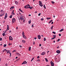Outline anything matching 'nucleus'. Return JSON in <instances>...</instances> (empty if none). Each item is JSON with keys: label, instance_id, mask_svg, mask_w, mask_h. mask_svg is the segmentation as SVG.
Wrapping results in <instances>:
<instances>
[{"label": "nucleus", "instance_id": "54", "mask_svg": "<svg viewBox=\"0 0 66 66\" xmlns=\"http://www.w3.org/2000/svg\"><path fill=\"white\" fill-rule=\"evenodd\" d=\"M49 52H50V51H48L47 52L48 53H49Z\"/></svg>", "mask_w": 66, "mask_h": 66}, {"label": "nucleus", "instance_id": "6", "mask_svg": "<svg viewBox=\"0 0 66 66\" xmlns=\"http://www.w3.org/2000/svg\"><path fill=\"white\" fill-rule=\"evenodd\" d=\"M56 52L57 53H61V51L60 50H58L56 51Z\"/></svg>", "mask_w": 66, "mask_h": 66}, {"label": "nucleus", "instance_id": "45", "mask_svg": "<svg viewBox=\"0 0 66 66\" xmlns=\"http://www.w3.org/2000/svg\"><path fill=\"white\" fill-rule=\"evenodd\" d=\"M41 14V13H39V14H38V16H40V15Z\"/></svg>", "mask_w": 66, "mask_h": 66}, {"label": "nucleus", "instance_id": "19", "mask_svg": "<svg viewBox=\"0 0 66 66\" xmlns=\"http://www.w3.org/2000/svg\"><path fill=\"white\" fill-rule=\"evenodd\" d=\"M43 7H44V8H45V9H46V6H45V5H44Z\"/></svg>", "mask_w": 66, "mask_h": 66}, {"label": "nucleus", "instance_id": "10", "mask_svg": "<svg viewBox=\"0 0 66 66\" xmlns=\"http://www.w3.org/2000/svg\"><path fill=\"white\" fill-rule=\"evenodd\" d=\"M38 39H40V38H41V37H40V35H39L38 36Z\"/></svg>", "mask_w": 66, "mask_h": 66}, {"label": "nucleus", "instance_id": "61", "mask_svg": "<svg viewBox=\"0 0 66 66\" xmlns=\"http://www.w3.org/2000/svg\"><path fill=\"white\" fill-rule=\"evenodd\" d=\"M7 13H6V14H5V15H6V16H7Z\"/></svg>", "mask_w": 66, "mask_h": 66}, {"label": "nucleus", "instance_id": "42", "mask_svg": "<svg viewBox=\"0 0 66 66\" xmlns=\"http://www.w3.org/2000/svg\"><path fill=\"white\" fill-rule=\"evenodd\" d=\"M41 20H42V21H43V20H44V19L42 18L41 19Z\"/></svg>", "mask_w": 66, "mask_h": 66}, {"label": "nucleus", "instance_id": "47", "mask_svg": "<svg viewBox=\"0 0 66 66\" xmlns=\"http://www.w3.org/2000/svg\"><path fill=\"white\" fill-rule=\"evenodd\" d=\"M19 47L20 48H22V46H21V45H19Z\"/></svg>", "mask_w": 66, "mask_h": 66}, {"label": "nucleus", "instance_id": "5", "mask_svg": "<svg viewBox=\"0 0 66 66\" xmlns=\"http://www.w3.org/2000/svg\"><path fill=\"white\" fill-rule=\"evenodd\" d=\"M29 6H28V5H26V6H25L24 7V8L25 9H29Z\"/></svg>", "mask_w": 66, "mask_h": 66}, {"label": "nucleus", "instance_id": "57", "mask_svg": "<svg viewBox=\"0 0 66 66\" xmlns=\"http://www.w3.org/2000/svg\"><path fill=\"white\" fill-rule=\"evenodd\" d=\"M37 38H34V39H35V40Z\"/></svg>", "mask_w": 66, "mask_h": 66}, {"label": "nucleus", "instance_id": "58", "mask_svg": "<svg viewBox=\"0 0 66 66\" xmlns=\"http://www.w3.org/2000/svg\"><path fill=\"white\" fill-rule=\"evenodd\" d=\"M39 46H42V45H41V44H40Z\"/></svg>", "mask_w": 66, "mask_h": 66}, {"label": "nucleus", "instance_id": "39", "mask_svg": "<svg viewBox=\"0 0 66 66\" xmlns=\"http://www.w3.org/2000/svg\"><path fill=\"white\" fill-rule=\"evenodd\" d=\"M33 60H34V58H32V60H31V62H32V61Z\"/></svg>", "mask_w": 66, "mask_h": 66}, {"label": "nucleus", "instance_id": "12", "mask_svg": "<svg viewBox=\"0 0 66 66\" xmlns=\"http://www.w3.org/2000/svg\"><path fill=\"white\" fill-rule=\"evenodd\" d=\"M7 15H5V17L4 18V19H6V18H7Z\"/></svg>", "mask_w": 66, "mask_h": 66}, {"label": "nucleus", "instance_id": "46", "mask_svg": "<svg viewBox=\"0 0 66 66\" xmlns=\"http://www.w3.org/2000/svg\"><path fill=\"white\" fill-rule=\"evenodd\" d=\"M32 28H33L34 27V26H33V24H32L31 26Z\"/></svg>", "mask_w": 66, "mask_h": 66}, {"label": "nucleus", "instance_id": "41", "mask_svg": "<svg viewBox=\"0 0 66 66\" xmlns=\"http://www.w3.org/2000/svg\"><path fill=\"white\" fill-rule=\"evenodd\" d=\"M37 61H38L39 62H40V60L39 59H38L37 60Z\"/></svg>", "mask_w": 66, "mask_h": 66}, {"label": "nucleus", "instance_id": "1", "mask_svg": "<svg viewBox=\"0 0 66 66\" xmlns=\"http://www.w3.org/2000/svg\"><path fill=\"white\" fill-rule=\"evenodd\" d=\"M39 5L40 6H41V7H42V6H43V5L42 4V2H41V1H39Z\"/></svg>", "mask_w": 66, "mask_h": 66}, {"label": "nucleus", "instance_id": "48", "mask_svg": "<svg viewBox=\"0 0 66 66\" xmlns=\"http://www.w3.org/2000/svg\"><path fill=\"white\" fill-rule=\"evenodd\" d=\"M59 36H61V34H59Z\"/></svg>", "mask_w": 66, "mask_h": 66}, {"label": "nucleus", "instance_id": "15", "mask_svg": "<svg viewBox=\"0 0 66 66\" xmlns=\"http://www.w3.org/2000/svg\"><path fill=\"white\" fill-rule=\"evenodd\" d=\"M16 54L18 55V56H20V55L19 53H16Z\"/></svg>", "mask_w": 66, "mask_h": 66}, {"label": "nucleus", "instance_id": "24", "mask_svg": "<svg viewBox=\"0 0 66 66\" xmlns=\"http://www.w3.org/2000/svg\"><path fill=\"white\" fill-rule=\"evenodd\" d=\"M45 60H46V62H48V60L47 59H46V58H45Z\"/></svg>", "mask_w": 66, "mask_h": 66}, {"label": "nucleus", "instance_id": "27", "mask_svg": "<svg viewBox=\"0 0 66 66\" xmlns=\"http://www.w3.org/2000/svg\"><path fill=\"white\" fill-rule=\"evenodd\" d=\"M47 19V20H49V19H51V18H46Z\"/></svg>", "mask_w": 66, "mask_h": 66}, {"label": "nucleus", "instance_id": "53", "mask_svg": "<svg viewBox=\"0 0 66 66\" xmlns=\"http://www.w3.org/2000/svg\"><path fill=\"white\" fill-rule=\"evenodd\" d=\"M13 51H14V52H16V50H13Z\"/></svg>", "mask_w": 66, "mask_h": 66}, {"label": "nucleus", "instance_id": "3", "mask_svg": "<svg viewBox=\"0 0 66 66\" xmlns=\"http://www.w3.org/2000/svg\"><path fill=\"white\" fill-rule=\"evenodd\" d=\"M51 64L52 66H54V63L52 62V61H51Z\"/></svg>", "mask_w": 66, "mask_h": 66}, {"label": "nucleus", "instance_id": "33", "mask_svg": "<svg viewBox=\"0 0 66 66\" xmlns=\"http://www.w3.org/2000/svg\"><path fill=\"white\" fill-rule=\"evenodd\" d=\"M3 15H4V13H3V14L2 15V14L0 15V17H1V16H3Z\"/></svg>", "mask_w": 66, "mask_h": 66}, {"label": "nucleus", "instance_id": "43", "mask_svg": "<svg viewBox=\"0 0 66 66\" xmlns=\"http://www.w3.org/2000/svg\"><path fill=\"white\" fill-rule=\"evenodd\" d=\"M33 45H35V42L33 41Z\"/></svg>", "mask_w": 66, "mask_h": 66}, {"label": "nucleus", "instance_id": "4", "mask_svg": "<svg viewBox=\"0 0 66 66\" xmlns=\"http://www.w3.org/2000/svg\"><path fill=\"white\" fill-rule=\"evenodd\" d=\"M21 16L20 17V19H21V20H22V19H24V18H23V16H22V15H21Z\"/></svg>", "mask_w": 66, "mask_h": 66}, {"label": "nucleus", "instance_id": "55", "mask_svg": "<svg viewBox=\"0 0 66 66\" xmlns=\"http://www.w3.org/2000/svg\"><path fill=\"white\" fill-rule=\"evenodd\" d=\"M7 28H9V25H7Z\"/></svg>", "mask_w": 66, "mask_h": 66}, {"label": "nucleus", "instance_id": "7", "mask_svg": "<svg viewBox=\"0 0 66 66\" xmlns=\"http://www.w3.org/2000/svg\"><path fill=\"white\" fill-rule=\"evenodd\" d=\"M27 62L26 61H25L23 62V63L22 64H27Z\"/></svg>", "mask_w": 66, "mask_h": 66}, {"label": "nucleus", "instance_id": "11", "mask_svg": "<svg viewBox=\"0 0 66 66\" xmlns=\"http://www.w3.org/2000/svg\"><path fill=\"white\" fill-rule=\"evenodd\" d=\"M22 42L23 43H26V41H25L24 40H22Z\"/></svg>", "mask_w": 66, "mask_h": 66}, {"label": "nucleus", "instance_id": "35", "mask_svg": "<svg viewBox=\"0 0 66 66\" xmlns=\"http://www.w3.org/2000/svg\"><path fill=\"white\" fill-rule=\"evenodd\" d=\"M12 45V43H9V46H10V45Z\"/></svg>", "mask_w": 66, "mask_h": 66}, {"label": "nucleus", "instance_id": "62", "mask_svg": "<svg viewBox=\"0 0 66 66\" xmlns=\"http://www.w3.org/2000/svg\"><path fill=\"white\" fill-rule=\"evenodd\" d=\"M5 65L6 66H7V64H5Z\"/></svg>", "mask_w": 66, "mask_h": 66}, {"label": "nucleus", "instance_id": "30", "mask_svg": "<svg viewBox=\"0 0 66 66\" xmlns=\"http://www.w3.org/2000/svg\"><path fill=\"white\" fill-rule=\"evenodd\" d=\"M44 41H46V38H44Z\"/></svg>", "mask_w": 66, "mask_h": 66}, {"label": "nucleus", "instance_id": "63", "mask_svg": "<svg viewBox=\"0 0 66 66\" xmlns=\"http://www.w3.org/2000/svg\"><path fill=\"white\" fill-rule=\"evenodd\" d=\"M48 23H51L50 21V22H48Z\"/></svg>", "mask_w": 66, "mask_h": 66}, {"label": "nucleus", "instance_id": "56", "mask_svg": "<svg viewBox=\"0 0 66 66\" xmlns=\"http://www.w3.org/2000/svg\"><path fill=\"white\" fill-rule=\"evenodd\" d=\"M4 51H6V49H5L4 50Z\"/></svg>", "mask_w": 66, "mask_h": 66}, {"label": "nucleus", "instance_id": "8", "mask_svg": "<svg viewBox=\"0 0 66 66\" xmlns=\"http://www.w3.org/2000/svg\"><path fill=\"white\" fill-rule=\"evenodd\" d=\"M6 51L7 52L6 53H10V52H11L10 50H6Z\"/></svg>", "mask_w": 66, "mask_h": 66}, {"label": "nucleus", "instance_id": "2", "mask_svg": "<svg viewBox=\"0 0 66 66\" xmlns=\"http://www.w3.org/2000/svg\"><path fill=\"white\" fill-rule=\"evenodd\" d=\"M16 21V19L14 18H13L12 19V23H14Z\"/></svg>", "mask_w": 66, "mask_h": 66}, {"label": "nucleus", "instance_id": "34", "mask_svg": "<svg viewBox=\"0 0 66 66\" xmlns=\"http://www.w3.org/2000/svg\"><path fill=\"white\" fill-rule=\"evenodd\" d=\"M2 35H3V36H4V35H5V33H3V34H2Z\"/></svg>", "mask_w": 66, "mask_h": 66}, {"label": "nucleus", "instance_id": "9", "mask_svg": "<svg viewBox=\"0 0 66 66\" xmlns=\"http://www.w3.org/2000/svg\"><path fill=\"white\" fill-rule=\"evenodd\" d=\"M9 39L10 40H12L13 39V38H12V37H11V36H10L9 37Z\"/></svg>", "mask_w": 66, "mask_h": 66}, {"label": "nucleus", "instance_id": "17", "mask_svg": "<svg viewBox=\"0 0 66 66\" xmlns=\"http://www.w3.org/2000/svg\"><path fill=\"white\" fill-rule=\"evenodd\" d=\"M19 11H21V12H22V13H23V11H22V10H21V9H19Z\"/></svg>", "mask_w": 66, "mask_h": 66}, {"label": "nucleus", "instance_id": "64", "mask_svg": "<svg viewBox=\"0 0 66 66\" xmlns=\"http://www.w3.org/2000/svg\"><path fill=\"white\" fill-rule=\"evenodd\" d=\"M31 16V15L30 14H29V16Z\"/></svg>", "mask_w": 66, "mask_h": 66}, {"label": "nucleus", "instance_id": "36", "mask_svg": "<svg viewBox=\"0 0 66 66\" xmlns=\"http://www.w3.org/2000/svg\"><path fill=\"white\" fill-rule=\"evenodd\" d=\"M53 33L54 34H55L56 33H55V32H54V31H53Z\"/></svg>", "mask_w": 66, "mask_h": 66}, {"label": "nucleus", "instance_id": "52", "mask_svg": "<svg viewBox=\"0 0 66 66\" xmlns=\"http://www.w3.org/2000/svg\"><path fill=\"white\" fill-rule=\"evenodd\" d=\"M12 13L13 14V15H15V13H14V12H12Z\"/></svg>", "mask_w": 66, "mask_h": 66}, {"label": "nucleus", "instance_id": "49", "mask_svg": "<svg viewBox=\"0 0 66 66\" xmlns=\"http://www.w3.org/2000/svg\"><path fill=\"white\" fill-rule=\"evenodd\" d=\"M3 11V10H1L0 11V12H2V11Z\"/></svg>", "mask_w": 66, "mask_h": 66}, {"label": "nucleus", "instance_id": "16", "mask_svg": "<svg viewBox=\"0 0 66 66\" xmlns=\"http://www.w3.org/2000/svg\"><path fill=\"white\" fill-rule=\"evenodd\" d=\"M23 36V38H27V37H26V36H25V35H24Z\"/></svg>", "mask_w": 66, "mask_h": 66}, {"label": "nucleus", "instance_id": "20", "mask_svg": "<svg viewBox=\"0 0 66 66\" xmlns=\"http://www.w3.org/2000/svg\"><path fill=\"white\" fill-rule=\"evenodd\" d=\"M63 31V29H62L61 30L59 31V32H62Z\"/></svg>", "mask_w": 66, "mask_h": 66}, {"label": "nucleus", "instance_id": "18", "mask_svg": "<svg viewBox=\"0 0 66 66\" xmlns=\"http://www.w3.org/2000/svg\"><path fill=\"white\" fill-rule=\"evenodd\" d=\"M24 32L22 31V36H24Z\"/></svg>", "mask_w": 66, "mask_h": 66}, {"label": "nucleus", "instance_id": "23", "mask_svg": "<svg viewBox=\"0 0 66 66\" xmlns=\"http://www.w3.org/2000/svg\"><path fill=\"white\" fill-rule=\"evenodd\" d=\"M15 4H18V2L17 1H15Z\"/></svg>", "mask_w": 66, "mask_h": 66}, {"label": "nucleus", "instance_id": "32", "mask_svg": "<svg viewBox=\"0 0 66 66\" xmlns=\"http://www.w3.org/2000/svg\"><path fill=\"white\" fill-rule=\"evenodd\" d=\"M9 54H10V57H11V55H12V54H11V53L10 52L9 53Z\"/></svg>", "mask_w": 66, "mask_h": 66}, {"label": "nucleus", "instance_id": "25", "mask_svg": "<svg viewBox=\"0 0 66 66\" xmlns=\"http://www.w3.org/2000/svg\"><path fill=\"white\" fill-rule=\"evenodd\" d=\"M29 9H30V10H31L32 9V8H33V7H29Z\"/></svg>", "mask_w": 66, "mask_h": 66}, {"label": "nucleus", "instance_id": "40", "mask_svg": "<svg viewBox=\"0 0 66 66\" xmlns=\"http://www.w3.org/2000/svg\"><path fill=\"white\" fill-rule=\"evenodd\" d=\"M60 40V39H58V40H57V42H59Z\"/></svg>", "mask_w": 66, "mask_h": 66}, {"label": "nucleus", "instance_id": "37", "mask_svg": "<svg viewBox=\"0 0 66 66\" xmlns=\"http://www.w3.org/2000/svg\"><path fill=\"white\" fill-rule=\"evenodd\" d=\"M10 18H12V15H11L10 16Z\"/></svg>", "mask_w": 66, "mask_h": 66}, {"label": "nucleus", "instance_id": "28", "mask_svg": "<svg viewBox=\"0 0 66 66\" xmlns=\"http://www.w3.org/2000/svg\"><path fill=\"white\" fill-rule=\"evenodd\" d=\"M53 36L55 38V37H56V35H53Z\"/></svg>", "mask_w": 66, "mask_h": 66}, {"label": "nucleus", "instance_id": "60", "mask_svg": "<svg viewBox=\"0 0 66 66\" xmlns=\"http://www.w3.org/2000/svg\"><path fill=\"white\" fill-rule=\"evenodd\" d=\"M7 29L8 30H9V27H7Z\"/></svg>", "mask_w": 66, "mask_h": 66}, {"label": "nucleus", "instance_id": "59", "mask_svg": "<svg viewBox=\"0 0 66 66\" xmlns=\"http://www.w3.org/2000/svg\"><path fill=\"white\" fill-rule=\"evenodd\" d=\"M52 21H53V20H51L50 21V22H52Z\"/></svg>", "mask_w": 66, "mask_h": 66}, {"label": "nucleus", "instance_id": "26", "mask_svg": "<svg viewBox=\"0 0 66 66\" xmlns=\"http://www.w3.org/2000/svg\"><path fill=\"white\" fill-rule=\"evenodd\" d=\"M52 4H54L55 3V2L53 1H52Z\"/></svg>", "mask_w": 66, "mask_h": 66}, {"label": "nucleus", "instance_id": "14", "mask_svg": "<svg viewBox=\"0 0 66 66\" xmlns=\"http://www.w3.org/2000/svg\"><path fill=\"white\" fill-rule=\"evenodd\" d=\"M54 27V26H52L51 27V30H52L53 29V28Z\"/></svg>", "mask_w": 66, "mask_h": 66}, {"label": "nucleus", "instance_id": "13", "mask_svg": "<svg viewBox=\"0 0 66 66\" xmlns=\"http://www.w3.org/2000/svg\"><path fill=\"white\" fill-rule=\"evenodd\" d=\"M42 55H44L45 54V52H43L41 54Z\"/></svg>", "mask_w": 66, "mask_h": 66}, {"label": "nucleus", "instance_id": "51", "mask_svg": "<svg viewBox=\"0 0 66 66\" xmlns=\"http://www.w3.org/2000/svg\"><path fill=\"white\" fill-rule=\"evenodd\" d=\"M37 58V59H39V56H38Z\"/></svg>", "mask_w": 66, "mask_h": 66}, {"label": "nucleus", "instance_id": "50", "mask_svg": "<svg viewBox=\"0 0 66 66\" xmlns=\"http://www.w3.org/2000/svg\"><path fill=\"white\" fill-rule=\"evenodd\" d=\"M55 38H54V37L52 38V39H54Z\"/></svg>", "mask_w": 66, "mask_h": 66}, {"label": "nucleus", "instance_id": "22", "mask_svg": "<svg viewBox=\"0 0 66 66\" xmlns=\"http://www.w3.org/2000/svg\"><path fill=\"white\" fill-rule=\"evenodd\" d=\"M31 47H30L29 49V51H31Z\"/></svg>", "mask_w": 66, "mask_h": 66}, {"label": "nucleus", "instance_id": "31", "mask_svg": "<svg viewBox=\"0 0 66 66\" xmlns=\"http://www.w3.org/2000/svg\"><path fill=\"white\" fill-rule=\"evenodd\" d=\"M31 21H29V24H30V23H31Z\"/></svg>", "mask_w": 66, "mask_h": 66}, {"label": "nucleus", "instance_id": "38", "mask_svg": "<svg viewBox=\"0 0 66 66\" xmlns=\"http://www.w3.org/2000/svg\"><path fill=\"white\" fill-rule=\"evenodd\" d=\"M2 40V38H0V40H1H1Z\"/></svg>", "mask_w": 66, "mask_h": 66}, {"label": "nucleus", "instance_id": "29", "mask_svg": "<svg viewBox=\"0 0 66 66\" xmlns=\"http://www.w3.org/2000/svg\"><path fill=\"white\" fill-rule=\"evenodd\" d=\"M6 46V44H4V47H5Z\"/></svg>", "mask_w": 66, "mask_h": 66}, {"label": "nucleus", "instance_id": "44", "mask_svg": "<svg viewBox=\"0 0 66 66\" xmlns=\"http://www.w3.org/2000/svg\"><path fill=\"white\" fill-rule=\"evenodd\" d=\"M23 22H25V20H24V19H23Z\"/></svg>", "mask_w": 66, "mask_h": 66}, {"label": "nucleus", "instance_id": "21", "mask_svg": "<svg viewBox=\"0 0 66 66\" xmlns=\"http://www.w3.org/2000/svg\"><path fill=\"white\" fill-rule=\"evenodd\" d=\"M15 7L14 6H13L11 8V9H14V8Z\"/></svg>", "mask_w": 66, "mask_h": 66}]
</instances>
